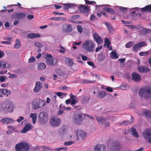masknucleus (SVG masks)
<instances>
[{
	"instance_id": "52",
	"label": "nucleus",
	"mask_w": 151,
	"mask_h": 151,
	"mask_svg": "<svg viewBox=\"0 0 151 151\" xmlns=\"http://www.w3.org/2000/svg\"><path fill=\"white\" fill-rule=\"evenodd\" d=\"M100 125L103 126L104 127H108L109 126V123H100Z\"/></svg>"
},
{
	"instance_id": "42",
	"label": "nucleus",
	"mask_w": 151,
	"mask_h": 151,
	"mask_svg": "<svg viewBox=\"0 0 151 151\" xmlns=\"http://www.w3.org/2000/svg\"><path fill=\"white\" fill-rule=\"evenodd\" d=\"M85 1L87 5H94L96 4V2L94 1H90L88 0H85Z\"/></svg>"
},
{
	"instance_id": "54",
	"label": "nucleus",
	"mask_w": 151,
	"mask_h": 151,
	"mask_svg": "<svg viewBox=\"0 0 151 151\" xmlns=\"http://www.w3.org/2000/svg\"><path fill=\"white\" fill-rule=\"evenodd\" d=\"M60 123H50V126L55 127L58 126Z\"/></svg>"
},
{
	"instance_id": "28",
	"label": "nucleus",
	"mask_w": 151,
	"mask_h": 151,
	"mask_svg": "<svg viewBox=\"0 0 151 151\" xmlns=\"http://www.w3.org/2000/svg\"><path fill=\"white\" fill-rule=\"evenodd\" d=\"M142 115L145 116L149 117L151 118V112L149 110H144L142 113Z\"/></svg>"
},
{
	"instance_id": "18",
	"label": "nucleus",
	"mask_w": 151,
	"mask_h": 151,
	"mask_svg": "<svg viewBox=\"0 0 151 151\" xmlns=\"http://www.w3.org/2000/svg\"><path fill=\"white\" fill-rule=\"evenodd\" d=\"M42 87V84L39 81H37L36 83L34 89V91L35 92H38L41 89Z\"/></svg>"
},
{
	"instance_id": "48",
	"label": "nucleus",
	"mask_w": 151,
	"mask_h": 151,
	"mask_svg": "<svg viewBox=\"0 0 151 151\" xmlns=\"http://www.w3.org/2000/svg\"><path fill=\"white\" fill-rule=\"evenodd\" d=\"M96 16L93 14H92L90 17V20L91 21H93L96 20Z\"/></svg>"
},
{
	"instance_id": "55",
	"label": "nucleus",
	"mask_w": 151,
	"mask_h": 151,
	"mask_svg": "<svg viewBox=\"0 0 151 151\" xmlns=\"http://www.w3.org/2000/svg\"><path fill=\"white\" fill-rule=\"evenodd\" d=\"M106 150V146L104 145H101V151H105Z\"/></svg>"
},
{
	"instance_id": "34",
	"label": "nucleus",
	"mask_w": 151,
	"mask_h": 151,
	"mask_svg": "<svg viewBox=\"0 0 151 151\" xmlns=\"http://www.w3.org/2000/svg\"><path fill=\"white\" fill-rule=\"evenodd\" d=\"M103 10L111 14H113L114 13V11L113 9L109 7H105L104 8Z\"/></svg>"
},
{
	"instance_id": "12",
	"label": "nucleus",
	"mask_w": 151,
	"mask_h": 151,
	"mask_svg": "<svg viewBox=\"0 0 151 151\" xmlns=\"http://www.w3.org/2000/svg\"><path fill=\"white\" fill-rule=\"evenodd\" d=\"M132 79L135 82H138L141 80L140 76L136 73H133L132 74Z\"/></svg>"
},
{
	"instance_id": "16",
	"label": "nucleus",
	"mask_w": 151,
	"mask_h": 151,
	"mask_svg": "<svg viewBox=\"0 0 151 151\" xmlns=\"http://www.w3.org/2000/svg\"><path fill=\"white\" fill-rule=\"evenodd\" d=\"M144 138L146 139L151 137V129H148L145 130L143 133Z\"/></svg>"
},
{
	"instance_id": "35",
	"label": "nucleus",
	"mask_w": 151,
	"mask_h": 151,
	"mask_svg": "<svg viewBox=\"0 0 151 151\" xmlns=\"http://www.w3.org/2000/svg\"><path fill=\"white\" fill-rule=\"evenodd\" d=\"M20 46V41L19 39L17 40L16 41V43L14 46L15 48L18 49L19 48Z\"/></svg>"
},
{
	"instance_id": "4",
	"label": "nucleus",
	"mask_w": 151,
	"mask_h": 151,
	"mask_svg": "<svg viewBox=\"0 0 151 151\" xmlns=\"http://www.w3.org/2000/svg\"><path fill=\"white\" fill-rule=\"evenodd\" d=\"M83 47L86 51L92 52L95 49V43L92 40H87L83 44Z\"/></svg>"
},
{
	"instance_id": "51",
	"label": "nucleus",
	"mask_w": 151,
	"mask_h": 151,
	"mask_svg": "<svg viewBox=\"0 0 151 151\" xmlns=\"http://www.w3.org/2000/svg\"><path fill=\"white\" fill-rule=\"evenodd\" d=\"M105 25L106 26L107 28L109 30H111L112 29V27L111 26V24L108 23H106L105 24Z\"/></svg>"
},
{
	"instance_id": "53",
	"label": "nucleus",
	"mask_w": 151,
	"mask_h": 151,
	"mask_svg": "<svg viewBox=\"0 0 151 151\" xmlns=\"http://www.w3.org/2000/svg\"><path fill=\"white\" fill-rule=\"evenodd\" d=\"M34 45L38 47H41L42 46L41 44L37 42H36L34 43Z\"/></svg>"
},
{
	"instance_id": "39",
	"label": "nucleus",
	"mask_w": 151,
	"mask_h": 151,
	"mask_svg": "<svg viewBox=\"0 0 151 151\" xmlns=\"http://www.w3.org/2000/svg\"><path fill=\"white\" fill-rule=\"evenodd\" d=\"M67 63L69 66H71L73 64V60L70 58H68L67 60Z\"/></svg>"
},
{
	"instance_id": "9",
	"label": "nucleus",
	"mask_w": 151,
	"mask_h": 151,
	"mask_svg": "<svg viewBox=\"0 0 151 151\" xmlns=\"http://www.w3.org/2000/svg\"><path fill=\"white\" fill-rule=\"evenodd\" d=\"M45 59L46 60V63L48 65H51L53 64L54 59L52 58V56L50 54L46 55Z\"/></svg>"
},
{
	"instance_id": "3",
	"label": "nucleus",
	"mask_w": 151,
	"mask_h": 151,
	"mask_svg": "<svg viewBox=\"0 0 151 151\" xmlns=\"http://www.w3.org/2000/svg\"><path fill=\"white\" fill-rule=\"evenodd\" d=\"M109 147L111 151H120L122 148L121 144L118 140L112 141Z\"/></svg>"
},
{
	"instance_id": "11",
	"label": "nucleus",
	"mask_w": 151,
	"mask_h": 151,
	"mask_svg": "<svg viewBox=\"0 0 151 151\" xmlns=\"http://www.w3.org/2000/svg\"><path fill=\"white\" fill-rule=\"evenodd\" d=\"M151 32V29L143 28L139 30V33L142 36H145Z\"/></svg>"
},
{
	"instance_id": "64",
	"label": "nucleus",
	"mask_w": 151,
	"mask_h": 151,
	"mask_svg": "<svg viewBox=\"0 0 151 151\" xmlns=\"http://www.w3.org/2000/svg\"><path fill=\"white\" fill-rule=\"evenodd\" d=\"M102 46H100L99 47H97L95 50V51L96 52H97L100 50L102 49Z\"/></svg>"
},
{
	"instance_id": "14",
	"label": "nucleus",
	"mask_w": 151,
	"mask_h": 151,
	"mask_svg": "<svg viewBox=\"0 0 151 151\" xmlns=\"http://www.w3.org/2000/svg\"><path fill=\"white\" fill-rule=\"evenodd\" d=\"M93 38L94 41L98 44L101 43L103 42V40L102 38L99 37L96 33H94Z\"/></svg>"
},
{
	"instance_id": "27",
	"label": "nucleus",
	"mask_w": 151,
	"mask_h": 151,
	"mask_svg": "<svg viewBox=\"0 0 151 151\" xmlns=\"http://www.w3.org/2000/svg\"><path fill=\"white\" fill-rule=\"evenodd\" d=\"M10 91L5 88L0 89V93L4 95H8L10 93Z\"/></svg>"
},
{
	"instance_id": "47",
	"label": "nucleus",
	"mask_w": 151,
	"mask_h": 151,
	"mask_svg": "<svg viewBox=\"0 0 151 151\" xmlns=\"http://www.w3.org/2000/svg\"><path fill=\"white\" fill-rule=\"evenodd\" d=\"M73 144V141H69L68 142H65L64 143V145L66 146H68L70 145Z\"/></svg>"
},
{
	"instance_id": "61",
	"label": "nucleus",
	"mask_w": 151,
	"mask_h": 151,
	"mask_svg": "<svg viewBox=\"0 0 151 151\" xmlns=\"http://www.w3.org/2000/svg\"><path fill=\"white\" fill-rule=\"evenodd\" d=\"M1 44H10L11 43V42L9 41H3L1 42Z\"/></svg>"
},
{
	"instance_id": "20",
	"label": "nucleus",
	"mask_w": 151,
	"mask_h": 151,
	"mask_svg": "<svg viewBox=\"0 0 151 151\" xmlns=\"http://www.w3.org/2000/svg\"><path fill=\"white\" fill-rule=\"evenodd\" d=\"M32 126L29 123L27 124L24 127L21 131V132L22 133H25L29 131L31 128Z\"/></svg>"
},
{
	"instance_id": "1",
	"label": "nucleus",
	"mask_w": 151,
	"mask_h": 151,
	"mask_svg": "<svg viewBox=\"0 0 151 151\" xmlns=\"http://www.w3.org/2000/svg\"><path fill=\"white\" fill-rule=\"evenodd\" d=\"M139 94L141 98L149 99L151 97V87L145 86L140 89Z\"/></svg>"
},
{
	"instance_id": "21",
	"label": "nucleus",
	"mask_w": 151,
	"mask_h": 151,
	"mask_svg": "<svg viewBox=\"0 0 151 151\" xmlns=\"http://www.w3.org/2000/svg\"><path fill=\"white\" fill-rule=\"evenodd\" d=\"M139 72H147L150 71V69L148 67L141 66L138 67L137 68Z\"/></svg>"
},
{
	"instance_id": "59",
	"label": "nucleus",
	"mask_w": 151,
	"mask_h": 151,
	"mask_svg": "<svg viewBox=\"0 0 151 151\" xmlns=\"http://www.w3.org/2000/svg\"><path fill=\"white\" fill-rule=\"evenodd\" d=\"M27 19L29 20H31L34 18V16L32 15H29L27 17Z\"/></svg>"
},
{
	"instance_id": "2",
	"label": "nucleus",
	"mask_w": 151,
	"mask_h": 151,
	"mask_svg": "<svg viewBox=\"0 0 151 151\" xmlns=\"http://www.w3.org/2000/svg\"><path fill=\"white\" fill-rule=\"evenodd\" d=\"M30 146L26 142H22L16 144L15 146L16 151H28L29 150Z\"/></svg>"
},
{
	"instance_id": "50",
	"label": "nucleus",
	"mask_w": 151,
	"mask_h": 151,
	"mask_svg": "<svg viewBox=\"0 0 151 151\" xmlns=\"http://www.w3.org/2000/svg\"><path fill=\"white\" fill-rule=\"evenodd\" d=\"M77 27L78 32L80 33H82L83 30L82 27L81 26L78 25L77 26Z\"/></svg>"
},
{
	"instance_id": "17",
	"label": "nucleus",
	"mask_w": 151,
	"mask_h": 151,
	"mask_svg": "<svg viewBox=\"0 0 151 151\" xmlns=\"http://www.w3.org/2000/svg\"><path fill=\"white\" fill-rule=\"evenodd\" d=\"M140 11L142 12H147L151 13V4L145 6L140 9Z\"/></svg>"
},
{
	"instance_id": "29",
	"label": "nucleus",
	"mask_w": 151,
	"mask_h": 151,
	"mask_svg": "<svg viewBox=\"0 0 151 151\" xmlns=\"http://www.w3.org/2000/svg\"><path fill=\"white\" fill-rule=\"evenodd\" d=\"M37 115L36 113H31L30 117L32 118V123H36Z\"/></svg>"
},
{
	"instance_id": "7",
	"label": "nucleus",
	"mask_w": 151,
	"mask_h": 151,
	"mask_svg": "<svg viewBox=\"0 0 151 151\" xmlns=\"http://www.w3.org/2000/svg\"><path fill=\"white\" fill-rule=\"evenodd\" d=\"M39 120L42 122H46L48 119V115L45 112H41L39 115Z\"/></svg>"
},
{
	"instance_id": "58",
	"label": "nucleus",
	"mask_w": 151,
	"mask_h": 151,
	"mask_svg": "<svg viewBox=\"0 0 151 151\" xmlns=\"http://www.w3.org/2000/svg\"><path fill=\"white\" fill-rule=\"evenodd\" d=\"M106 90L108 92H112L113 91V89L111 87H108L106 88Z\"/></svg>"
},
{
	"instance_id": "15",
	"label": "nucleus",
	"mask_w": 151,
	"mask_h": 151,
	"mask_svg": "<svg viewBox=\"0 0 151 151\" xmlns=\"http://www.w3.org/2000/svg\"><path fill=\"white\" fill-rule=\"evenodd\" d=\"M78 9L80 12L83 13L88 12L89 10L88 6L82 4L78 7Z\"/></svg>"
},
{
	"instance_id": "40",
	"label": "nucleus",
	"mask_w": 151,
	"mask_h": 151,
	"mask_svg": "<svg viewBox=\"0 0 151 151\" xmlns=\"http://www.w3.org/2000/svg\"><path fill=\"white\" fill-rule=\"evenodd\" d=\"M40 147L42 149L43 151H46L48 150H50L51 151H53V150L52 149H50V147L47 146H41Z\"/></svg>"
},
{
	"instance_id": "38",
	"label": "nucleus",
	"mask_w": 151,
	"mask_h": 151,
	"mask_svg": "<svg viewBox=\"0 0 151 151\" xmlns=\"http://www.w3.org/2000/svg\"><path fill=\"white\" fill-rule=\"evenodd\" d=\"M96 119L98 122H105L106 119L101 117H97Z\"/></svg>"
},
{
	"instance_id": "57",
	"label": "nucleus",
	"mask_w": 151,
	"mask_h": 151,
	"mask_svg": "<svg viewBox=\"0 0 151 151\" xmlns=\"http://www.w3.org/2000/svg\"><path fill=\"white\" fill-rule=\"evenodd\" d=\"M24 119V117L23 116H20L19 118L17 119V122H19L22 120H23Z\"/></svg>"
},
{
	"instance_id": "56",
	"label": "nucleus",
	"mask_w": 151,
	"mask_h": 151,
	"mask_svg": "<svg viewBox=\"0 0 151 151\" xmlns=\"http://www.w3.org/2000/svg\"><path fill=\"white\" fill-rule=\"evenodd\" d=\"M119 9L120 11H123L124 12H125L127 10V8L122 7H120Z\"/></svg>"
},
{
	"instance_id": "5",
	"label": "nucleus",
	"mask_w": 151,
	"mask_h": 151,
	"mask_svg": "<svg viewBox=\"0 0 151 151\" xmlns=\"http://www.w3.org/2000/svg\"><path fill=\"white\" fill-rule=\"evenodd\" d=\"M26 14L25 13L20 12L14 14L12 16V18L14 19H17L18 20L24 19Z\"/></svg>"
},
{
	"instance_id": "62",
	"label": "nucleus",
	"mask_w": 151,
	"mask_h": 151,
	"mask_svg": "<svg viewBox=\"0 0 151 151\" xmlns=\"http://www.w3.org/2000/svg\"><path fill=\"white\" fill-rule=\"evenodd\" d=\"M53 14L55 15H63L64 13L59 12H53Z\"/></svg>"
},
{
	"instance_id": "31",
	"label": "nucleus",
	"mask_w": 151,
	"mask_h": 151,
	"mask_svg": "<svg viewBox=\"0 0 151 151\" xmlns=\"http://www.w3.org/2000/svg\"><path fill=\"white\" fill-rule=\"evenodd\" d=\"M45 64L43 63H39L38 65V69L39 70H43L46 68Z\"/></svg>"
},
{
	"instance_id": "33",
	"label": "nucleus",
	"mask_w": 151,
	"mask_h": 151,
	"mask_svg": "<svg viewBox=\"0 0 151 151\" xmlns=\"http://www.w3.org/2000/svg\"><path fill=\"white\" fill-rule=\"evenodd\" d=\"M46 104L45 101L43 100L39 99V108L44 106Z\"/></svg>"
},
{
	"instance_id": "26",
	"label": "nucleus",
	"mask_w": 151,
	"mask_h": 151,
	"mask_svg": "<svg viewBox=\"0 0 151 151\" xmlns=\"http://www.w3.org/2000/svg\"><path fill=\"white\" fill-rule=\"evenodd\" d=\"M60 123V119L57 117L52 116L50 119V123Z\"/></svg>"
},
{
	"instance_id": "46",
	"label": "nucleus",
	"mask_w": 151,
	"mask_h": 151,
	"mask_svg": "<svg viewBox=\"0 0 151 151\" xmlns=\"http://www.w3.org/2000/svg\"><path fill=\"white\" fill-rule=\"evenodd\" d=\"M149 53V52L148 51L146 52H141L139 53V55L141 56H146L148 55Z\"/></svg>"
},
{
	"instance_id": "23",
	"label": "nucleus",
	"mask_w": 151,
	"mask_h": 151,
	"mask_svg": "<svg viewBox=\"0 0 151 151\" xmlns=\"http://www.w3.org/2000/svg\"><path fill=\"white\" fill-rule=\"evenodd\" d=\"M64 9L67 10L69 8H75V5L71 3L63 4Z\"/></svg>"
},
{
	"instance_id": "45",
	"label": "nucleus",
	"mask_w": 151,
	"mask_h": 151,
	"mask_svg": "<svg viewBox=\"0 0 151 151\" xmlns=\"http://www.w3.org/2000/svg\"><path fill=\"white\" fill-rule=\"evenodd\" d=\"M95 151H101V145H97L94 147Z\"/></svg>"
},
{
	"instance_id": "63",
	"label": "nucleus",
	"mask_w": 151,
	"mask_h": 151,
	"mask_svg": "<svg viewBox=\"0 0 151 151\" xmlns=\"http://www.w3.org/2000/svg\"><path fill=\"white\" fill-rule=\"evenodd\" d=\"M76 102L75 99H73L71 101V103L70 104L71 105H74L76 104Z\"/></svg>"
},
{
	"instance_id": "32",
	"label": "nucleus",
	"mask_w": 151,
	"mask_h": 151,
	"mask_svg": "<svg viewBox=\"0 0 151 151\" xmlns=\"http://www.w3.org/2000/svg\"><path fill=\"white\" fill-rule=\"evenodd\" d=\"M106 96V94L105 91H100L98 95V97L99 98L101 99L105 97Z\"/></svg>"
},
{
	"instance_id": "8",
	"label": "nucleus",
	"mask_w": 151,
	"mask_h": 151,
	"mask_svg": "<svg viewBox=\"0 0 151 151\" xmlns=\"http://www.w3.org/2000/svg\"><path fill=\"white\" fill-rule=\"evenodd\" d=\"M75 133L78 138L82 140L84 139L86 137V133L83 130H78L76 131Z\"/></svg>"
},
{
	"instance_id": "10",
	"label": "nucleus",
	"mask_w": 151,
	"mask_h": 151,
	"mask_svg": "<svg viewBox=\"0 0 151 151\" xmlns=\"http://www.w3.org/2000/svg\"><path fill=\"white\" fill-rule=\"evenodd\" d=\"M3 108L5 109H7L10 112H12L13 110L12 104L10 103H6L3 106Z\"/></svg>"
},
{
	"instance_id": "25",
	"label": "nucleus",
	"mask_w": 151,
	"mask_h": 151,
	"mask_svg": "<svg viewBox=\"0 0 151 151\" xmlns=\"http://www.w3.org/2000/svg\"><path fill=\"white\" fill-rule=\"evenodd\" d=\"M15 121V120L12 118H3L1 121V122L2 123H12Z\"/></svg>"
},
{
	"instance_id": "44",
	"label": "nucleus",
	"mask_w": 151,
	"mask_h": 151,
	"mask_svg": "<svg viewBox=\"0 0 151 151\" xmlns=\"http://www.w3.org/2000/svg\"><path fill=\"white\" fill-rule=\"evenodd\" d=\"M86 114H79L78 115V116L79 119L81 120H83L85 117Z\"/></svg>"
},
{
	"instance_id": "60",
	"label": "nucleus",
	"mask_w": 151,
	"mask_h": 151,
	"mask_svg": "<svg viewBox=\"0 0 151 151\" xmlns=\"http://www.w3.org/2000/svg\"><path fill=\"white\" fill-rule=\"evenodd\" d=\"M60 17H52L50 18V19L54 20H61Z\"/></svg>"
},
{
	"instance_id": "49",
	"label": "nucleus",
	"mask_w": 151,
	"mask_h": 151,
	"mask_svg": "<svg viewBox=\"0 0 151 151\" xmlns=\"http://www.w3.org/2000/svg\"><path fill=\"white\" fill-rule=\"evenodd\" d=\"M35 58L34 57H31L29 60V63H33L35 61Z\"/></svg>"
},
{
	"instance_id": "36",
	"label": "nucleus",
	"mask_w": 151,
	"mask_h": 151,
	"mask_svg": "<svg viewBox=\"0 0 151 151\" xmlns=\"http://www.w3.org/2000/svg\"><path fill=\"white\" fill-rule=\"evenodd\" d=\"M7 63L5 62L2 61H0V68L2 69H4L6 68Z\"/></svg>"
},
{
	"instance_id": "37",
	"label": "nucleus",
	"mask_w": 151,
	"mask_h": 151,
	"mask_svg": "<svg viewBox=\"0 0 151 151\" xmlns=\"http://www.w3.org/2000/svg\"><path fill=\"white\" fill-rule=\"evenodd\" d=\"M95 81H89L86 79H84L82 81V83L84 84L92 83L95 82Z\"/></svg>"
},
{
	"instance_id": "24",
	"label": "nucleus",
	"mask_w": 151,
	"mask_h": 151,
	"mask_svg": "<svg viewBox=\"0 0 151 151\" xmlns=\"http://www.w3.org/2000/svg\"><path fill=\"white\" fill-rule=\"evenodd\" d=\"M130 132L131 134L132 135L137 138L139 137V135L138 134L137 130L134 127H132L130 129Z\"/></svg>"
},
{
	"instance_id": "6",
	"label": "nucleus",
	"mask_w": 151,
	"mask_h": 151,
	"mask_svg": "<svg viewBox=\"0 0 151 151\" xmlns=\"http://www.w3.org/2000/svg\"><path fill=\"white\" fill-rule=\"evenodd\" d=\"M146 45H147L145 42L144 41L140 42L135 44L133 46L132 48V51L135 52L137 51L138 50L140 49V47Z\"/></svg>"
},
{
	"instance_id": "13",
	"label": "nucleus",
	"mask_w": 151,
	"mask_h": 151,
	"mask_svg": "<svg viewBox=\"0 0 151 151\" xmlns=\"http://www.w3.org/2000/svg\"><path fill=\"white\" fill-rule=\"evenodd\" d=\"M63 29L64 32H69L72 31L73 28L70 24H66L63 26Z\"/></svg>"
},
{
	"instance_id": "41",
	"label": "nucleus",
	"mask_w": 151,
	"mask_h": 151,
	"mask_svg": "<svg viewBox=\"0 0 151 151\" xmlns=\"http://www.w3.org/2000/svg\"><path fill=\"white\" fill-rule=\"evenodd\" d=\"M105 42L106 44V47L108 48H109L110 45V42L108 38H106L105 40Z\"/></svg>"
},
{
	"instance_id": "43",
	"label": "nucleus",
	"mask_w": 151,
	"mask_h": 151,
	"mask_svg": "<svg viewBox=\"0 0 151 151\" xmlns=\"http://www.w3.org/2000/svg\"><path fill=\"white\" fill-rule=\"evenodd\" d=\"M134 42H129L127 43L125 45L126 48H129L132 47L134 44Z\"/></svg>"
},
{
	"instance_id": "19",
	"label": "nucleus",
	"mask_w": 151,
	"mask_h": 151,
	"mask_svg": "<svg viewBox=\"0 0 151 151\" xmlns=\"http://www.w3.org/2000/svg\"><path fill=\"white\" fill-rule=\"evenodd\" d=\"M32 107L34 110H36L39 108V99H35L32 104Z\"/></svg>"
},
{
	"instance_id": "22",
	"label": "nucleus",
	"mask_w": 151,
	"mask_h": 151,
	"mask_svg": "<svg viewBox=\"0 0 151 151\" xmlns=\"http://www.w3.org/2000/svg\"><path fill=\"white\" fill-rule=\"evenodd\" d=\"M40 35L37 33H30L28 34V37L29 38L31 39L38 38L40 37Z\"/></svg>"
},
{
	"instance_id": "30",
	"label": "nucleus",
	"mask_w": 151,
	"mask_h": 151,
	"mask_svg": "<svg viewBox=\"0 0 151 151\" xmlns=\"http://www.w3.org/2000/svg\"><path fill=\"white\" fill-rule=\"evenodd\" d=\"M110 57L111 59H116L118 58L119 56L117 55L116 52L112 51L110 54Z\"/></svg>"
}]
</instances>
